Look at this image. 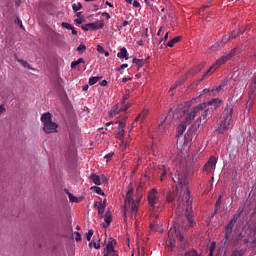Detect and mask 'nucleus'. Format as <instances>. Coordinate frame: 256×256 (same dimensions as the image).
Returning a JSON list of instances; mask_svg holds the SVG:
<instances>
[{"mask_svg": "<svg viewBox=\"0 0 256 256\" xmlns=\"http://www.w3.org/2000/svg\"><path fill=\"white\" fill-rule=\"evenodd\" d=\"M92 189H94V191H95V193H97V195H105V192H103L101 187L94 186V187H92Z\"/></svg>", "mask_w": 256, "mask_h": 256, "instance_id": "f704fd0d", "label": "nucleus"}, {"mask_svg": "<svg viewBox=\"0 0 256 256\" xmlns=\"http://www.w3.org/2000/svg\"><path fill=\"white\" fill-rule=\"evenodd\" d=\"M131 107V104H123V103H118L115 106L112 107L110 110L109 114L110 117H115V115H119L121 111H127Z\"/></svg>", "mask_w": 256, "mask_h": 256, "instance_id": "1a4fd4ad", "label": "nucleus"}, {"mask_svg": "<svg viewBox=\"0 0 256 256\" xmlns=\"http://www.w3.org/2000/svg\"><path fill=\"white\" fill-rule=\"evenodd\" d=\"M104 221H105L107 227H109V225H111L112 218H111V212L109 210L105 214Z\"/></svg>", "mask_w": 256, "mask_h": 256, "instance_id": "5701e85b", "label": "nucleus"}, {"mask_svg": "<svg viewBox=\"0 0 256 256\" xmlns=\"http://www.w3.org/2000/svg\"><path fill=\"white\" fill-rule=\"evenodd\" d=\"M210 110L209 108H207V104L202 103L199 104L198 106L194 107L193 110L188 113V115L186 116V123L191 124L193 123V120L195 119V117H198L196 123V129H199V127H201V121L207 119V117L209 116Z\"/></svg>", "mask_w": 256, "mask_h": 256, "instance_id": "f03ea898", "label": "nucleus"}, {"mask_svg": "<svg viewBox=\"0 0 256 256\" xmlns=\"http://www.w3.org/2000/svg\"><path fill=\"white\" fill-rule=\"evenodd\" d=\"M184 256H199V255L197 251L193 250V251L186 252Z\"/></svg>", "mask_w": 256, "mask_h": 256, "instance_id": "79ce46f5", "label": "nucleus"}, {"mask_svg": "<svg viewBox=\"0 0 256 256\" xmlns=\"http://www.w3.org/2000/svg\"><path fill=\"white\" fill-rule=\"evenodd\" d=\"M133 7H135L136 9H139V7H141V4L139 2H137L136 0H134Z\"/></svg>", "mask_w": 256, "mask_h": 256, "instance_id": "6e6d98bb", "label": "nucleus"}, {"mask_svg": "<svg viewBox=\"0 0 256 256\" xmlns=\"http://www.w3.org/2000/svg\"><path fill=\"white\" fill-rule=\"evenodd\" d=\"M113 155H114V153H113V152H110V153H108V154H106V155L104 156V159H111V157H113Z\"/></svg>", "mask_w": 256, "mask_h": 256, "instance_id": "052dcab7", "label": "nucleus"}, {"mask_svg": "<svg viewBox=\"0 0 256 256\" xmlns=\"http://www.w3.org/2000/svg\"><path fill=\"white\" fill-rule=\"evenodd\" d=\"M61 26L64 28V29H73V25L67 23V22H62Z\"/></svg>", "mask_w": 256, "mask_h": 256, "instance_id": "a19ab883", "label": "nucleus"}, {"mask_svg": "<svg viewBox=\"0 0 256 256\" xmlns=\"http://www.w3.org/2000/svg\"><path fill=\"white\" fill-rule=\"evenodd\" d=\"M133 63H134V65H137L138 67H143L145 65V60L134 58Z\"/></svg>", "mask_w": 256, "mask_h": 256, "instance_id": "bb28decb", "label": "nucleus"}, {"mask_svg": "<svg viewBox=\"0 0 256 256\" xmlns=\"http://www.w3.org/2000/svg\"><path fill=\"white\" fill-rule=\"evenodd\" d=\"M150 229L154 231H159L158 226H155L154 224H150Z\"/></svg>", "mask_w": 256, "mask_h": 256, "instance_id": "0e129e2a", "label": "nucleus"}, {"mask_svg": "<svg viewBox=\"0 0 256 256\" xmlns=\"http://www.w3.org/2000/svg\"><path fill=\"white\" fill-rule=\"evenodd\" d=\"M244 252L243 250H234L231 254V256H243Z\"/></svg>", "mask_w": 256, "mask_h": 256, "instance_id": "58836bf2", "label": "nucleus"}, {"mask_svg": "<svg viewBox=\"0 0 256 256\" xmlns=\"http://www.w3.org/2000/svg\"><path fill=\"white\" fill-rule=\"evenodd\" d=\"M113 245H117V240L110 238L103 251V256H119V251Z\"/></svg>", "mask_w": 256, "mask_h": 256, "instance_id": "0eeeda50", "label": "nucleus"}, {"mask_svg": "<svg viewBox=\"0 0 256 256\" xmlns=\"http://www.w3.org/2000/svg\"><path fill=\"white\" fill-rule=\"evenodd\" d=\"M149 112L147 110L142 111L132 123V127H135L137 123H143L144 119H147Z\"/></svg>", "mask_w": 256, "mask_h": 256, "instance_id": "4468645a", "label": "nucleus"}, {"mask_svg": "<svg viewBox=\"0 0 256 256\" xmlns=\"http://www.w3.org/2000/svg\"><path fill=\"white\" fill-rule=\"evenodd\" d=\"M41 121L44 125L43 131L47 134L49 133H57V123L53 122V116L51 113L47 112L41 116Z\"/></svg>", "mask_w": 256, "mask_h": 256, "instance_id": "20e7f679", "label": "nucleus"}, {"mask_svg": "<svg viewBox=\"0 0 256 256\" xmlns=\"http://www.w3.org/2000/svg\"><path fill=\"white\" fill-rule=\"evenodd\" d=\"M166 176H167V170L165 169V167H163L161 176H160V181H163V178H165Z\"/></svg>", "mask_w": 256, "mask_h": 256, "instance_id": "37998d69", "label": "nucleus"}, {"mask_svg": "<svg viewBox=\"0 0 256 256\" xmlns=\"http://www.w3.org/2000/svg\"><path fill=\"white\" fill-rule=\"evenodd\" d=\"M67 195L71 203H79V198L73 196V194H71L70 192H67Z\"/></svg>", "mask_w": 256, "mask_h": 256, "instance_id": "c756f323", "label": "nucleus"}, {"mask_svg": "<svg viewBox=\"0 0 256 256\" xmlns=\"http://www.w3.org/2000/svg\"><path fill=\"white\" fill-rule=\"evenodd\" d=\"M101 87H107V80H102L100 82Z\"/></svg>", "mask_w": 256, "mask_h": 256, "instance_id": "338daca9", "label": "nucleus"}, {"mask_svg": "<svg viewBox=\"0 0 256 256\" xmlns=\"http://www.w3.org/2000/svg\"><path fill=\"white\" fill-rule=\"evenodd\" d=\"M165 32L163 31V27H160V29L157 32L158 37H161Z\"/></svg>", "mask_w": 256, "mask_h": 256, "instance_id": "bf43d9fd", "label": "nucleus"}, {"mask_svg": "<svg viewBox=\"0 0 256 256\" xmlns=\"http://www.w3.org/2000/svg\"><path fill=\"white\" fill-rule=\"evenodd\" d=\"M221 201H222V196H219L215 203L216 210L214 211V213H217V211L221 209Z\"/></svg>", "mask_w": 256, "mask_h": 256, "instance_id": "473e14b6", "label": "nucleus"}, {"mask_svg": "<svg viewBox=\"0 0 256 256\" xmlns=\"http://www.w3.org/2000/svg\"><path fill=\"white\" fill-rule=\"evenodd\" d=\"M167 203H173L175 201V193L170 192L166 198Z\"/></svg>", "mask_w": 256, "mask_h": 256, "instance_id": "2f4dec72", "label": "nucleus"}, {"mask_svg": "<svg viewBox=\"0 0 256 256\" xmlns=\"http://www.w3.org/2000/svg\"><path fill=\"white\" fill-rule=\"evenodd\" d=\"M187 125H189V123H187V121L185 120L181 124V126L178 127L176 137H181V135H183V133H185V131H187Z\"/></svg>", "mask_w": 256, "mask_h": 256, "instance_id": "dca6fc26", "label": "nucleus"}, {"mask_svg": "<svg viewBox=\"0 0 256 256\" xmlns=\"http://www.w3.org/2000/svg\"><path fill=\"white\" fill-rule=\"evenodd\" d=\"M81 7H83V6L81 5L80 2H78V4H73V5H72V9H73V11H74L75 13H77V11H79V10L81 9Z\"/></svg>", "mask_w": 256, "mask_h": 256, "instance_id": "c9c22d12", "label": "nucleus"}, {"mask_svg": "<svg viewBox=\"0 0 256 256\" xmlns=\"http://www.w3.org/2000/svg\"><path fill=\"white\" fill-rule=\"evenodd\" d=\"M229 237H231V232L226 231V233H225V243H226V241H229Z\"/></svg>", "mask_w": 256, "mask_h": 256, "instance_id": "13d9d810", "label": "nucleus"}, {"mask_svg": "<svg viewBox=\"0 0 256 256\" xmlns=\"http://www.w3.org/2000/svg\"><path fill=\"white\" fill-rule=\"evenodd\" d=\"M204 64H200L197 67H194L190 73H192V75H197V73L201 72L203 70Z\"/></svg>", "mask_w": 256, "mask_h": 256, "instance_id": "b1692460", "label": "nucleus"}, {"mask_svg": "<svg viewBox=\"0 0 256 256\" xmlns=\"http://www.w3.org/2000/svg\"><path fill=\"white\" fill-rule=\"evenodd\" d=\"M177 87H179V83L172 85L170 88V91H175V89H177Z\"/></svg>", "mask_w": 256, "mask_h": 256, "instance_id": "e2e57ef3", "label": "nucleus"}, {"mask_svg": "<svg viewBox=\"0 0 256 256\" xmlns=\"http://www.w3.org/2000/svg\"><path fill=\"white\" fill-rule=\"evenodd\" d=\"M167 39H169V32H166L164 37L162 39H160L159 43H163V41H167Z\"/></svg>", "mask_w": 256, "mask_h": 256, "instance_id": "8fccbe9b", "label": "nucleus"}, {"mask_svg": "<svg viewBox=\"0 0 256 256\" xmlns=\"http://www.w3.org/2000/svg\"><path fill=\"white\" fill-rule=\"evenodd\" d=\"M104 25L105 24L103 23V21H96L93 23H88V24L83 25L82 29L84 31H97L99 29H103Z\"/></svg>", "mask_w": 256, "mask_h": 256, "instance_id": "9d476101", "label": "nucleus"}, {"mask_svg": "<svg viewBox=\"0 0 256 256\" xmlns=\"http://www.w3.org/2000/svg\"><path fill=\"white\" fill-rule=\"evenodd\" d=\"M135 201L133 199V188H129L128 192L126 193V199H125V204H124V213H127V208L131 207V203Z\"/></svg>", "mask_w": 256, "mask_h": 256, "instance_id": "ddd939ff", "label": "nucleus"}, {"mask_svg": "<svg viewBox=\"0 0 256 256\" xmlns=\"http://www.w3.org/2000/svg\"><path fill=\"white\" fill-rule=\"evenodd\" d=\"M242 33H245V29L243 28L236 29L229 34L230 39H237V37H239V35H242Z\"/></svg>", "mask_w": 256, "mask_h": 256, "instance_id": "a211bd4d", "label": "nucleus"}, {"mask_svg": "<svg viewBox=\"0 0 256 256\" xmlns=\"http://www.w3.org/2000/svg\"><path fill=\"white\" fill-rule=\"evenodd\" d=\"M172 179L176 185H181L184 187V191L181 192L184 198L179 196L178 198V205L181 207V201H183L184 205L186 206V212L183 217H180L178 222H175L177 227H180L181 231H187V229H191V227L195 226V219L193 218V200H191V192L189 191V179H187V172L185 171L184 167H179L174 169L172 173Z\"/></svg>", "mask_w": 256, "mask_h": 256, "instance_id": "f257e3e1", "label": "nucleus"}, {"mask_svg": "<svg viewBox=\"0 0 256 256\" xmlns=\"http://www.w3.org/2000/svg\"><path fill=\"white\" fill-rule=\"evenodd\" d=\"M177 227L178 226L174 224L173 228H170L168 232L169 245L170 247H173V245H175V239H178L180 241L181 247L183 248L185 247V236H183L177 231Z\"/></svg>", "mask_w": 256, "mask_h": 256, "instance_id": "423d86ee", "label": "nucleus"}, {"mask_svg": "<svg viewBox=\"0 0 256 256\" xmlns=\"http://www.w3.org/2000/svg\"><path fill=\"white\" fill-rule=\"evenodd\" d=\"M93 230H89L88 233H86V239L87 241H91V237H93Z\"/></svg>", "mask_w": 256, "mask_h": 256, "instance_id": "c03bdc74", "label": "nucleus"}, {"mask_svg": "<svg viewBox=\"0 0 256 256\" xmlns=\"http://www.w3.org/2000/svg\"><path fill=\"white\" fill-rule=\"evenodd\" d=\"M128 67H129V64H122V65L119 66L117 71H121V69H127Z\"/></svg>", "mask_w": 256, "mask_h": 256, "instance_id": "5fc2aeb1", "label": "nucleus"}, {"mask_svg": "<svg viewBox=\"0 0 256 256\" xmlns=\"http://www.w3.org/2000/svg\"><path fill=\"white\" fill-rule=\"evenodd\" d=\"M123 135H125V130L120 129V131L118 132V137L121 139Z\"/></svg>", "mask_w": 256, "mask_h": 256, "instance_id": "4d7b16f0", "label": "nucleus"}, {"mask_svg": "<svg viewBox=\"0 0 256 256\" xmlns=\"http://www.w3.org/2000/svg\"><path fill=\"white\" fill-rule=\"evenodd\" d=\"M97 51H98V53H105V48H103V46H101V45H98Z\"/></svg>", "mask_w": 256, "mask_h": 256, "instance_id": "603ef678", "label": "nucleus"}, {"mask_svg": "<svg viewBox=\"0 0 256 256\" xmlns=\"http://www.w3.org/2000/svg\"><path fill=\"white\" fill-rule=\"evenodd\" d=\"M239 217H240L239 214H235L230 221H232V223H237V221H239Z\"/></svg>", "mask_w": 256, "mask_h": 256, "instance_id": "de8ad7c7", "label": "nucleus"}, {"mask_svg": "<svg viewBox=\"0 0 256 256\" xmlns=\"http://www.w3.org/2000/svg\"><path fill=\"white\" fill-rule=\"evenodd\" d=\"M168 123H167V121L166 120H163V121H161V123L159 124V131H165V129H167V127H168Z\"/></svg>", "mask_w": 256, "mask_h": 256, "instance_id": "c85d7f7f", "label": "nucleus"}, {"mask_svg": "<svg viewBox=\"0 0 256 256\" xmlns=\"http://www.w3.org/2000/svg\"><path fill=\"white\" fill-rule=\"evenodd\" d=\"M216 243L215 242H212L210 247H209V256H213V251H215V247H216Z\"/></svg>", "mask_w": 256, "mask_h": 256, "instance_id": "e433bc0d", "label": "nucleus"}, {"mask_svg": "<svg viewBox=\"0 0 256 256\" xmlns=\"http://www.w3.org/2000/svg\"><path fill=\"white\" fill-rule=\"evenodd\" d=\"M94 207H97L98 209V215L103 218L105 213V207L106 205L103 204V202H95Z\"/></svg>", "mask_w": 256, "mask_h": 256, "instance_id": "2eb2a0df", "label": "nucleus"}, {"mask_svg": "<svg viewBox=\"0 0 256 256\" xmlns=\"http://www.w3.org/2000/svg\"><path fill=\"white\" fill-rule=\"evenodd\" d=\"M142 37L145 39L147 37H149V28H145L144 29V33L142 34Z\"/></svg>", "mask_w": 256, "mask_h": 256, "instance_id": "09e8293b", "label": "nucleus"}, {"mask_svg": "<svg viewBox=\"0 0 256 256\" xmlns=\"http://www.w3.org/2000/svg\"><path fill=\"white\" fill-rule=\"evenodd\" d=\"M230 39V34L223 36L221 40L211 46V51H219V49H222L225 44L229 43Z\"/></svg>", "mask_w": 256, "mask_h": 256, "instance_id": "9b49d317", "label": "nucleus"}, {"mask_svg": "<svg viewBox=\"0 0 256 256\" xmlns=\"http://www.w3.org/2000/svg\"><path fill=\"white\" fill-rule=\"evenodd\" d=\"M20 63H22L23 67H27L29 69H33L31 68V65H29V63L25 60H20Z\"/></svg>", "mask_w": 256, "mask_h": 256, "instance_id": "a18cd8bd", "label": "nucleus"}, {"mask_svg": "<svg viewBox=\"0 0 256 256\" xmlns=\"http://www.w3.org/2000/svg\"><path fill=\"white\" fill-rule=\"evenodd\" d=\"M157 147H159V146H158L157 144L153 143V144H152L151 151H152L153 153H155V151L157 150Z\"/></svg>", "mask_w": 256, "mask_h": 256, "instance_id": "680f3d73", "label": "nucleus"}, {"mask_svg": "<svg viewBox=\"0 0 256 256\" xmlns=\"http://www.w3.org/2000/svg\"><path fill=\"white\" fill-rule=\"evenodd\" d=\"M185 140L186 141H192L193 140V136H191V129H189L186 134H185Z\"/></svg>", "mask_w": 256, "mask_h": 256, "instance_id": "4c0bfd02", "label": "nucleus"}, {"mask_svg": "<svg viewBox=\"0 0 256 256\" xmlns=\"http://www.w3.org/2000/svg\"><path fill=\"white\" fill-rule=\"evenodd\" d=\"M233 227H235V222L230 220V222L225 227V231H227L228 233H232Z\"/></svg>", "mask_w": 256, "mask_h": 256, "instance_id": "a878e982", "label": "nucleus"}, {"mask_svg": "<svg viewBox=\"0 0 256 256\" xmlns=\"http://www.w3.org/2000/svg\"><path fill=\"white\" fill-rule=\"evenodd\" d=\"M224 121L220 124L217 131L219 134L225 133L229 129L231 125V121L233 119V105L228 104L224 110Z\"/></svg>", "mask_w": 256, "mask_h": 256, "instance_id": "7ed1b4c3", "label": "nucleus"}, {"mask_svg": "<svg viewBox=\"0 0 256 256\" xmlns=\"http://www.w3.org/2000/svg\"><path fill=\"white\" fill-rule=\"evenodd\" d=\"M127 99H129V94L124 95L122 100L119 103H123V105H126L125 101H127Z\"/></svg>", "mask_w": 256, "mask_h": 256, "instance_id": "3c124183", "label": "nucleus"}, {"mask_svg": "<svg viewBox=\"0 0 256 256\" xmlns=\"http://www.w3.org/2000/svg\"><path fill=\"white\" fill-rule=\"evenodd\" d=\"M124 128H125L124 122H120V123H119V129H124Z\"/></svg>", "mask_w": 256, "mask_h": 256, "instance_id": "774afa93", "label": "nucleus"}, {"mask_svg": "<svg viewBox=\"0 0 256 256\" xmlns=\"http://www.w3.org/2000/svg\"><path fill=\"white\" fill-rule=\"evenodd\" d=\"M129 209H130L131 213H137V211L139 210V206H137V203H135V201H133L130 203V207H128L126 209V211H129Z\"/></svg>", "mask_w": 256, "mask_h": 256, "instance_id": "412c9836", "label": "nucleus"}, {"mask_svg": "<svg viewBox=\"0 0 256 256\" xmlns=\"http://www.w3.org/2000/svg\"><path fill=\"white\" fill-rule=\"evenodd\" d=\"M75 235H76L75 236V241H77V242L81 241V233L76 232Z\"/></svg>", "mask_w": 256, "mask_h": 256, "instance_id": "864d4df0", "label": "nucleus"}, {"mask_svg": "<svg viewBox=\"0 0 256 256\" xmlns=\"http://www.w3.org/2000/svg\"><path fill=\"white\" fill-rule=\"evenodd\" d=\"M117 57L119 59H129V57H127V48H121L120 52L117 54Z\"/></svg>", "mask_w": 256, "mask_h": 256, "instance_id": "aec40b11", "label": "nucleus"}, {"mask_svg": "<svg viewBox=\"0 0 256 256\" xmlns=\"http://www.w3.org/2000/svg\"><path fill=\"white\" fill-rule=\"evenodd\" d=\"M3 113H5V106L0 105V116L3 115Z\"/></svg>", "mask_w": 256, "mask_h": 256, "instance_id": "69168bd1", "label": "nucleus"}, {"mask_svg": "<svg viewBox=\"0 0 256 256\" xmlns=\"http://www.w3.org/2000/svg\"><path fill=\"white\" fill-rule=\"evenodd\" d=\"M101 240H98V242H90L89 247H94V249H101V244L99 243Z\"/></svg>", "mask_w": 256, "mask_h": 256, "instance_id": "72a5a7b5", "label": "nucleus"}, {"mask_svg": "<svg viewBox=\"0 0 256 256\" xmlns=\"http://www.w3.org/2000/svg\"><path fill=\"white\" fill-rule=\"evenodd\" d=\"M226 85H227L226 83H223L220 86L213 88L212 91H221V89H223V87H225Z\"/></svg>", "mask_w": 256, "mask_h": 256, "instance_id": "49530a36", "label": "nucleus"}, {"mask_svg": "<svg viewBox=\"0 0 256 256\" xmlns=\"http://www.w3.org/2000/svg\"><path fill=\"white\" fill-rule=\"evenodd\" d=\"M81 63H85V61L83 60V58H79L76 61H73L71 63V69H75V67H77V65H81Z\"/></svg>", "mask_w": 256, "mask_h": 256, "instance_id": "cd10ccee", "label": "nucleus"}, {"mask_svg": "<svg viewBox=\"0 0 256 256\" xmlns=\"http://www.w3.org/2000/svg\"><path fill=\"white\" fill-rule=\"evenodd\" d=\"M181 39H183V37L181 36H177V37H174L172 40H170L168 43H167V47H174L175 46V43H179L181 41Z\"/></svg>", "mask_w": 256, "mask_h": 256, "instance_id": "6ab92c4d", "label": "nucleus"}, {"mask_svg": "<svg viewBox=\"0 0 256 256\" xmlns=\"http://www.w3.org/2000/svg\"><path fill=\"white\" fill-rule=\"evenodd\" d=\"M100 79H101V77H99V76L91 77L89 79V85H95L96 83L99 82Z\"/></svg>", "mask_w": 256, "mask_h": 256, "instance_id": "7c9ffc66", "label": "nucleus"}, {"mask_svg": "<svg viewBox=\"0 0 256 256\" xmlns=\"http://www.w3.org/2000/svg\"><path fill=\"white\" fill-rule=\"evenodd\" d=\"M235 53H237V48H234L231 50V52L227 55L221 56L215 63V65L211 66L208 71L203 75V78L205 79L209 73H213L215 70L219 69L221 65L224 63H227L229 59H233L235 56Z\"/></svg>", "mask_w": 256, "mask_h": 256, "instance_id": "39448f33", "label": "nucleus"}, {"mask_svg": "<svg viewBox=\"0 0 256 256\" xmlns=\"http://www.w3.org/2000/svg\"><path fill=\"white\" fill-rule=\"evenodd\" d=\"M148 203L151 209H155L157 203H159V192H157V189L153 188L148 192Z\"/></svg>", "mask_w": 256, "mask_h": 256, "instance_id": "6e6552de", "label": "nucleus"}, {"mask_svg": "<svg viewBox=\"0 0 256 256\" xmlns=\"http://www.w3.org/2000/svg\"><path fill=\"white\" fill-rule=\"evenodd\" d=\"M209 105L210 107H214V109H217V107H221V100L218 98H214L206 103V107Z\"/></svg>", "mask_w": 256, "mask_h": 256, "instance_id": "f3484780", "label": "nucleus"}, {"mask_svg": "<svg viewBox=\"0 0 256 256\" xmlns=\"http://www.w3.org/2000/svg\"><path fill=\"white\" fill-rule=\"evenodd\" d=\"M216 165H217V158L214 156H211L209 160L206 162V164L204 165V171H206V173H211V171L215 169Z\"/></svg>", "mask_w": 256, "mask_h": 256, "instance_id": "f8f14e48", "label": "nucleus"}, {"mask_svg": "<svg viewBox=\"0 0 256 256\" xmlns=\"http://www.w3.org/2000/svg\"><path fill=\"white\" fill-rule=\"evenodd\" d=\"M90 179H91V181H93V183H94L95 185H101V177H99V175H97V174H92V175L90 176Z\"/></svg>", "mask_w": 256, "mask_h": 256, "instance_id": "4be33fe9", "label": "nucleus"}, {"mask_svg": "<svg viewBox=\"0 0 256 256\" xmlns=\"http://www.w3.org/2000/svg\"><path fill=\"white\" fill-rule=\"evenodd\" d=\"M213 1L212 0H208L204 5L203 7H201L199 9V13H203L205 11V9H209V7H211Z\"/></svg>", "mask_w": 256, "mask_h": 256, "instance_id": "393cba45", "label": "nucleus"}, {"mask_svg": "<svg viewBox=\"0 0 256 256\" xmlns=\"http://www.w3.org/2000/svg\"><path fill=\"white\" fill-rule=\"evenodd\" d=\"M77 51H78V52L87 51V46H85V44L81 43V44L77 47Z\"/></svg>", "mask_w": 256, "mask_h": 256, "instance_id": "ea45409f", "label": "nucleus"}]
</instances>
